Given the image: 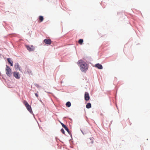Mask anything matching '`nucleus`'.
<instances>
[{"label": "nucleus", "instance_id": "nucleus-6", "mask_svg": "<svg viewBox=\"0 0 150 150\" xmlns=\"http://www.w3.org/2000/svg\"><path fill=\"white\" fill-rule=\"evenodd\" d=\"M44 42L45 44L49 45H50L52 43V41L50 39H45L44 40Z\"/></svg>", "mask_w": 150, "mask_h": 150}, {"label": "nucleus", "instance_id": "nucleus-10", "mask_svg": "<svg viewBox=\"0 0 150 150\" xmlns=\"http://www.w3.org/2000/svg\"><path fill=\"white\" fill-rule=\"evenodd\" d=\"M14 67L16 69H19V70H20V69L19 65L18 63H16Z\"/></svg>", "mask_w": 150, "mask_h": 150}, {"label": "nucleus", "instance_id": "nucleus-17", "mask_svg": "<svg viewBox=\"0 0 150 150\" xmlns=\"http://www.w3.org/2000/svg\"><path fill=\"white\" fill-rule=\"evenodd\" d=\"M61 124L63 127H64L65 126V125L62 123H61Z\"/></svg>", "mask_w": 150, "mask_h": 150}, {"label": "nucleus", "instance_id": "nucleus-18", "mask_svg": "<svg viewBox=\"0 0 150 150\" xmlns=\"http://www.w3.org/2000/svg\"><path fill=\"white\" fill-rule=\"evenodd\" d=\"M35 95L37 97H38V95L37 93H35Z\"/></svg>", "mask_w": 150, "mask_h": 150}, {"label": "nucleus", "instance_id": "nucleus-13", "mask_svg": "<svg viewBox=\"0 0 150 150\" xmlns=\"http://www.w3.org/2000/svg\"><path fill=\"white\" fill-rule=\"evenodd\" d=\"M39 20L40 21V22L44 20L43 17L42 16H40L39 17Z\"/></svg>", "mask_w": 150, "mask_h": 150}, {"label": "nucleus", "instance_id": "nucleus-1", "mask_svg": "<svg viewBox=\"0 0 150 150\" xmlns=\"http://www.w3.org/2000/svg\"><path fill=\"white\" fill-rule=\"evenodd\" d=\"M80 66L81 71L82 72H86L88 69V65L83 61L79 60L77 62Z\"/></svg>", "mask_w": 150, "mask_h": 150}, {"label": "nucleus", "instance_id": "nucleus-15", "mask_svg": "<svg viewBox=\"0 0 150 150\" xmlns=\"http://www.w3.org/2000/svg\"><path fill=\"white\" fill-rule=\"evenodd\" d=\"M64 128L65 129L67 132L69 133V130L68 129V127H67L65 125L64 127Z\"/></svg>", "mask_w": 150, "mask_h": 150}, {"label": "nucleus", "instance_id": "nucleus-2", "mask_svg": "<svg viewBox=\"0 0 150 150\" xmlns=\"http://www.w3.org/2000/svg\"><path fill=\"white\" fill-rule=\"evenodd\" d=\"M6 74L9 77L11 76L12 74L11 70V68L7 65H6Z\"/></svg>", "mask_w": 150, "mask_h": 150}, {"label": "nucleus", "instance_id": "nucleus-9", "mask_svg": "<svg viewBox=\"0 0 150 150\" xmlns=\"http://www.w3.org/2000/svg\"><path fill=\"white\" fill-rule=\"evenodd\" d=\"M7 60L8 62V63L10 64L11 66H13V61L10 59L9 58H8L7 59Z\"/></svg>", "mask_w": 150, "mask_h": 150}, {"label": "nucleus", "instance_id": "nucleus-5", "mask_svg": "<svg viewBox=\"0 0 150 150\" xmlns=\"http://www.w3.org/2000/svg\"><path fill=\"white\" fill-rule=\"evenodd\" d=\"M13 76L17 79H20V76L19 73L17 72H14L13 73Z\"/></svg>", "mask_w": 150, "mask_h": 150}, {"label": "nucleus", "instance_id": "nucleus-3", "mask_svg": "<svg viewBox=\"0 0 150 150\" xmlns=\"http://www.w3.org/2000/svg\"><path fill=\"white\" fill-rule=\"evenodd\" d=\"M23 103L26 108L28 110L30 113L32 112L31 108L28 102L25 100H24Z\"/></svg>", "mask_w": 150, "mask_h": 150}, {"label": "nucleus", "instance_id": "nucleus-4", "mask_svg": "<svg viewBox=\"0 0 150 150\" xmlns=\"http://www.w3.org/2000/svg\"><path fill=\"white\" fill-rule=\"evenodd\" d=\"M25 47L30 52L34 51L35 49V47L33 46H29L26 45Z\"/></svg>", "mask_w": 150, "mask_h": 150}, {"label": "nucleus", "instance_id": "nucleus-11", "mask_svg": "<svg viewBox=\"0 0 150 150\" xmlns=\"http://www.w3.org/2000/svg\"><path fill=\"white\" fill-rule=\"evenodd\" d=\"M91 104L90 103H88L86 105V107L87 108H89L91 107Z\"/></svg>", "mask_w": 150, "mask_h": 150}, {"label": "nucleus", "instance_id": "nucleus-16", "mask_svg": "<svg viewBox=\"0 0 150 150\" xmlns=\"http://www.w3.org/2000/svg\"><path fill=\"white\" fill-rule=\"evenodd\" d=\"M61 132L62 133H63V134H65V132H64V130L63 129H62L61 130Z\"/></svg>", "mask_w": 150, "mask_h": 150}, {"label": "nucleus", "instance_id": "nucleus-12", "mask_svg": "<svg viewBox=\"0 0 150 150\" xmlns=\"http://www.w3.org/2000/svg\"><path fill=\"white\" fill-rule=\"evenodd\" d=\"M66 105L68 107H70L71 105V103L70 102H67L66 104Z\"/></svg>", "mask_w": 150, "mask_h": 150}, {"label": "nucleus", "instance_id": "nucleus-14", "mask_svg": "<svg viewBox=\"0 0 150 150\" xmlns=\"http://www.w3.org/2000/svg\"><path fill=\"white\" fill-rule=\"evenodd\" d=\"M79 44L81 45L83 43V39H80L79 40Z\"/></svg>", "mask_w": 150, "mask_h": 150}, {"label": "nucleus", "instance_id": "nucleus-8", "mask_svg": "<svg viewBox=\"0 0 150 150\" xmlns=\"http://www.w3.org/2000/svg\"><path fill=\"white\" fill-rule=\"evenodd\" d=\"M95 67L100 69H102L103 68L102 66L99 63L96 64Z\"/></svg>", "mask_w": 150, "mask_h": 150}, {"label": "nucleus", "instance_id": "nucleus-7", "mask_svg": "<svg viewBox=\"0 0 150 150\" xmlns=\"http://www.w3.org/2000/svg\"><path fill=\"white\" fill-rule=\"evenodd\" d=\"M85 100L86 101L90 99V97L89 94L86 92L85 93Z\"/></svg>", "mask_w": 150, "mask_h": 150}]
</instances>
